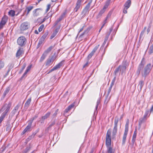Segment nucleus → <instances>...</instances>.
I'll return each mask as SVG.
<instances>
[{
    "mask_svg": "<svg viewBox=\"0 0 153 153\" xmlns=\"http://www.w3.org/2000/svg\"><path fill=\"white\" fill-rule=\"evenodd\" d=\"M145 63V59L143 58L138 67L136 72V74L138 76H139L141 73L142 76L144 77L145 78L149 75L153 66V65H152L151 63H149L144 68Z\"/></svg>",
    "mask_w": 153,
    "mask_h": 153,
    "instance_id": "1",
    "label": "nucleus"
},
{
    "mask_svg": "<svg viewBox=\"0 0 153 153\" xmlns=\"http://www.w3.org/2000/svg\"><path fill=\"white\" fill-rule=\"evenodd\" d=\"M111 129L108 130L106 134V146H111Z\"/></svg>",
    "mask_w": 153,
    "mask_h": 153,
    "instance_id": "2",
    "label": "nucleus"
},
{
    "mask_svg": "<svg viewBox=\"0 0 153 153\" xmlns=\"http://www.w3.org/2000/svg\"><path fill=\"white\" fill-rule=\"evenodd\" d=\"M27 42V40L25 36H21L18 38L17 43L21 47L24 46Z\"/></svg>",
    "mask_w": 153,
    "mask_h": 153,
    "instance_id": "3",
    "label": "nucleus"
},
{
    "mask_svg": "<svg viewBox=\"0 0 153 153\" xmlns=\"http://www.w3.org/2000/svg\"><path fill=\"white\" fill-rule=\"evenodd\" d=\"M119 120L118 117L116 116L114 119V127L112 131V136L113 137L115 136L117 132V127Z\"/></svg>",
    "mask_w": 153,
    "mask_h": 153,
    "instance_id": "4",
    "label": "nucleus"
},
{
    "mask_svg": "<svg viewBox=\"0 0 153 153\" xmlns=\"http://www.w3.org/2000/svg\"><path fill=\"white\" fill-rule=\"evenodd\" d=\"M11 104L10 102H9L8 103H5L0 110V111L2 112L5 110L4 112L5 113H7L10 110Z\"/></svg>",
    "mask_w": 153,
    "mask_h": 153,
    "instance_id": "5",
    "label": "nucleus"
},
{
    "mask_svg": "<svg viewBox=\"0 0 153 153\" xmlns=\"http://www.w3.org/2000/svg\"><path fill=\"white\" fill-rule=\"evenodd\" d=\"M64 60H62L58 64L55 66H54L52 69L50 70L48 73L47 74H49L52 71L56 70L59 68L63 65Z\"/></svg>",
    "mask_w": 153,
    "mask_h": 153,
    "instance_id": "6",
    "label": "nucleus"
},
{
    "mask_svg": "<svg viewBox=\"0 0 153 153\" xmlns=\"http://www.w3.org/2000/svg\"><path fill=\"white\" fill-rule=\"evenodd\" d=\"M29 27V24L27 22L22 23L20 27V29L21 30H25L27 29Z\"/></svg>",
    "mask_w": 153,
    "mask_h": 153,
    "instance_id": "7",
    "label": "nucleus"
},
{
    "mask_svg": "<svg viewBox=\"0 0 153 153\" xmlns=\"http://www.w3.org/2000/svg\"><path fill=\"white\" fill-rule=\"evenodd\" d=\"M90 6V4L89 3L86 5L82 12V14L83 15V16L84 17L88 13L89 9Z\"/></svg>",
    "mask_w": 153,
    "mask_h": 153,
    "instance_id": "8",
    "label": "nucleus"
},
{
    "mask_svg": "<svg viewBox=\"0 0 153 153\" xmlns=\"http://www.w3.org/2000/svg\"><path fill=\"white\" fill-rule=\"evenodd\" d=\"M7 17L6 16H4L0 23V28H2L3 26L7 22Z\"/></svg>",
    "mask_w": 153,
    "mask_h": 153,
    "instance_id": "9",
    "label": "nucleus"
},
{
    "mask_svg": "<svg viewBox=\"0 0 153 153\" xmlns=\"http://www.w3.org/2000/svg\"><path fill=\"white\" fill-rule=\"evenodd\" d=\"M100 45H98L96 46L93 49V50L88 55L87 58L88 59H90L92 56L93 55L94 53L97 50L99 47Z\"/></svg>",
    "mask_w": 153,
    "mask_h": 153,
    "instance_id": "10",
    "label": "nucleus"
},
{
    "mask_svg": "<svg viewBox=\"0 0 153 153\" xmlns=\"http://www.w3.org/2000/svg\"><path fill=\"white\" fill-rule=\"evenodd\" d=\"M123 65H121L120 68V71L121 70V73L122 74L123 73L125 72L126 68L128 66V64L126 63V61L123 62Z\"/></svg>",
    "mask_w": 153,
    "mask_h": 153,
    "instance_id": "11",
    "label": "nucleus"
},
{
    "mask_svg": "<svg viewBox=\"0 0 153 153\" xmlns=\"http://www.w3.org/2000/svg\"><path fill=\"white\" fill-rule=\"evenodd\" d=\"M128 127H126L125 130V132L123 134V144H124L126 142L127 135V134L128 132Z\"/></svg>",
    "mask_w": 153,
    "mask_h": 153,
    "instance_id": "12",
    "label": "nucleus"
},
{
    "mask_svg": "<svg viewBox=\"0 0 153 153\" xmlns=\"http://www.w3.org/2000/svg\"><path fill=\"white\" fill-rule=\"evenodd\" d=\"M20 103H19L17 105H16L14 108L10 113V114L12 116H13L17 112L19 107L20 106Z\"/></svg>",
    "mask_w": 153,
    "mask_h": 153,
    "instance_id": "13",
    "label": "nucleus"
},
{
    "mask_svg": "<svg viewBox=\"0 0 153 153\" xmlns=\"http://www.w3.org/2000/svg\"><path fill=\"white\" fill-rule=\"evenodd\" d=\"M32 125V123H31V122H29V123H28V125L27 126L26 128L22 132V134H23L26 132H27L29 131H30Z\"/></svg>",
    "mask_w": 153,
    "mask_h": 153,
    "instance_id": "14",
    "label": "nucleus"
},
{
    "mask_svg": "<svg viewBox=\"0 0 153 153\" xmlns=\"http://www.w3.org/2000/svg\"><path fill=\"white\" fill-rule=\"evenodd\" d=\"M32 125V123H31V122H29V123H28V125L27 126L26 128L22 132V134H23L26 132H27L29 131H30Z\"/></svg>",
    "mask_w": 153,
    "mask_h": 153,
    "instance_id": "15",
    "label": "nucleus"
},
{
    "mask_svg": "<svg viewBox=\"0 0 153 153\" xmlns=\"http://www.w3.org/2000/svg\"><path fill=\"white\" fill-rule=\"evenodd\" d=\"M32 125V123H31V122H29V123H28V125L27 126L26 128L22 132V134H23L26 132H27L29 131H30Z\"/></svg>",
    "mask_w": 153,
    "mask_h": 153,
    "instance_id": "16",
    "label": "nucleus"
},
{
    "mask_svg": "<svg viewBox=\"0 0 153 153\" xmlns=\"http://www.w3.org/2000/svg\"><path fill=\"white\" fill-rule=\"evenodd\" d=\"M32 125V123H31V122H29V123H28V125L27 126L26 128L22 132V134H23L26 132H27L29 131H30Z\"/></svg>",
    "mask_w": 153,
    "mask_h": 153,
    "instance_id": "17",
    "label": "nucleus"
},
{
    "mask_svg": "<svg viewBox=\"0 0 153 153\" xmlns=\"http://www.w3.org/2000/svg\"><path fill=\"white\" fill-rule=\"evenodd\" d=\"M82 1V0H77L76 4V6L74 9V11L76 12L79 9L81 6Z\"/></svg>",
    "mask_w": 153,
    "mask_h": 153,
    "instance_id": "18",
    "label": "nucleus"
},
{
    "mask_svg": "<svg viewBox=\"0 0 153 153\" xmlns=\"http://www.w3.org/2000/svg\"><path fill=\"white\" fill-rule=\"evenodd\" d=\"M110 32H109V33L108 34V35H107L105 36V39L104 41L102 44V46L101 47L100 49H102L103 48L104 46L105 45L107 41V40L109 36L111 33V32L112 31V29L111 28H110Z\"/></svg>",
    "mask_w": 153,
    "mask_h": 153,
    "instance_id": "19",
    "label": "nucleus"
},
{
    "mask_svg": "<svg viewBox=\"0 0 153 153\" xmlns=\"http://www.w3.org/2000/svg\"><path fill=\"white\" fill-rule=\"evenodd\" d=\"M41 10L40 8H37L34 10L33 12V15L34 16H38L40 13Z\"/></svg>",
    "mask_w": 153,
    "mask_h": 153,
    "instance_id": "20",
    "label": "nucleus"
},
{
    "mask_svg": "<svg viewBox=\"0 0 153 153\" xmlns=\"http://www.w3.org/2000/svg\"><path fill=\"white\" fill-rule=\"evenodd\" d=\"M131 0H128L127 1L125 4H124L123 6L126 9H128L131 6Z\"/></svg>",
    "mask_w": 153,
    "mask_h": 153,
    "instance_id": "21",
    "label": "nucleus"
},
{
    "mask_svg": "<svg viewBox=\"0 0 153 153\" xmlns=\"http://www.w3.org/2000/svg\"><path fill=\"white\" fill-rule=\"evenodd\" d=\"M33 6H28L25 9L24 13H26V16L28 15L29 13V12L33 8Z\"/></svg>",
    "mask_w": 153,
    "mask_h": 153,
    "instance_id": "22",
    "label": "nucleus"
},
{
    "mask_svg": "<svg viewBox=\"0 0 153 153\" xmlns=\"http://www.w3.org/2000/svg\"><path fill=\"white\" fill-rule=\"evenodd\" d=\"M89 30V29L88 28L86 30H85L84 32L80 35L79 37V39H80V40H82V39L83 38L85 35H87V34Z\"/></svg>",
    "mask_w": 153,
    "mask_h": 153,
    "instance_id": "23",
    "label": "nucleus"
},
{
    "mask_svg": "<svg viewBox=\"0 0 153 153\" xmlns=\"http://www.w3.org/2000/svg\"><path fill=\"white\" fill-rule=\"evenodd\" d=\"M6 126H7L6 128V131H10V130L11 128L12 127V126L10 123V120H9L7 121Z\"/></svg>",
    "mask_w": 153,
    "mask_h": 153,
    "instance_id": "24",
    "label": "nucleus"
},
{
    "mask_svg": "<svg viewBox=\"0 0 153 153\" xmlns=\"http://www.w3.org/2000/svg\"><path fill=\"white\" fill-rule=\"evenodd\" d=\"M74 106V104H72L71 105H69L68 108H66L64 111V114H65L67 113L68 111L70 110L72 108H73Z\"/></svg>",
    "mask_w": 153,
    "mask_h": 153,
    "instance_id": "25",
    "label": "nucleus"
},
{
    "mask_svg": "<svg viewBox=\"0 0 153 153\" xmlns=\"http://www.w3.org/2000/svg\"><path fill=\"white\" fill-rule=\"evenodd\" d=\"M23 53V48H20L16 53V57H18L20 56Z\"/></svg>",
    "mask_w": 153,
    "mask_h": 153,
    "instance_id": "26",
    "label": "nucleus"
},
{
    "mask_svg": "<svg viewBox=\"0 0 153 153\" xmlns=\"http://www.w3.org/2000/svg\"><path fill=\"white\" fill-rule=\"evenodd\" d=\"M108 150V153H114V151L113 149L111 147V146H106Z\"/></svg>",
    "mask_w": 153,
    "mask_h": 153,
    "instance_id": "27",
    "label": "nucleus"
},
{
    "mask_svg": "<svg viewBox=\"0 0 153 153\" xmlns=\"http://www.w3.org/2000/svg\"><path fill=\"white\" fill-rule=\"evenodd\" d=\"M31 98H29L27 101L25 103V107H27V108L31 102Z\"/></svg>",
    "mask_w": 153,
    "mask_h": 153,
    "instance_id": "28",
    "label": "nucleus"
},
{
    "mask_svg": "<svg viewBox=\"0 0 153 153\" xmlns=\"http://www.w3.org/2000/svg\"><path fill=\"white\" fill-rule=\"evenodd\" d=\"M55 120H54L52 122H51L49 124V125L48 126V127L47 128V129L48 130H48L50 129L51 128L54 126L55 123Z\"/></svg>",
    "mask_w": 153,
    "mask_h": 153,
    "instance_id": "29",
    "label": "nucleus"
},
{
    "mask_svg": "<svg viewBox=\"0 0 153 153\" xmlns=\"http://www.w3.org/2000/svg\"><path fill=\"white\" fill-rule=\"evenodd\" d=\"M9 69H8L7 72L6 74V75H4V77H6L7 75H8L9 72L10 71L11 69L13 68V65H12V64H10V65H9Z\"/></svg>",
    "mask_w": 153,
    "mask_h": 153,
    "instance_id": "30",
    "label": "nucleus"
},
{
    "mask_svg": "<svg viewBox=\"0 0 153 153\" xmlns=\"http://www.w3.org/2000/svg\"><path fill=\"white\" fill-rule=\"evenodd\" d=\"M144 85V82L142 80H140L139 82L138 86L139 87L140 90L141 91L142 90V88Z\"/></svg>",
    "mask_w": 153,
    "mask_h": 153,
    "instance_id": "31",
    "label": "nucleus"
},
{
    "mask_svg": "<svg viewBox=\"0 0 153 153\" xmlns=\"http://www.w3.org/2000/svg\"><path fill=\"white\" fill-rule=\"evenodd\" d=\"M108 96L109 95H107L105 97V99L104 102V104H105L106 105L108 103L110 99V97H109Z\"/></svg>",
    "mask_w": 153,
    "mask_h": 153,
    "instance_id": "32",
    "label": "nucleus"
},
{
    "mask_svg": "<svg viewBox=\"0 0 153 153\" xmlns=\"http://www.w3.org/2000/svg\"><path fill=\"white\" fill-rule=\"evenodd\" d=\"M146 120V118H144V116L142 118L139 119V125H141L142 123L144 122Z\"/></svg>",
    "mask_w": 153,
    "mask_h": 153,
    "instance_id": "33",
    "label": "nucleus"
},
{
    "mask_svg": "<svg viewBox=\"0 0 153 153\" xmlns=\"http://www.w3.org/2000/svg\"><path fill=\"white\" fill-rule=\"evenodd\" d=\"M111 0H107L106 1L105 4L103 7V8L105 9H106L108 7V6L110 4V3L111 2Z\"/></svg>",
    "mask_w": 153,
    "mask_h": 153,
    "instance_id": "34",
    "label": "nucleus"
},
{
    "mask_svg": "<svg viewBox=\"0 0 153 153\" xmlns=\"http://www.w3.org/2000/svg\"><path fill=\"white\" fill-rule=\"evenodd\" d=\"M63 18V16H61L59 18L57 19V20H56V21L55 22V24H54V26H55L57 24L59 23V22H60L62 19Z\"/></svg>",
    "mask_w": 153,
    "mask_h": 153,
    "instance_id": "35",
    "label": "nucleus"
},
{
    "mask_svg": "<svg viewBox=\"0 0 153 153\" xmlns=\"http://www.w3.org/2000/svg\"><path fill=\"white\" fill-rule=\"evenodd\" d=\"M53 48V47L52 46H50L44 52V53L47 55L48 53L51 51Z\"/></svg>",
    "mask_w": 153,
    "mask_h": 153,
    "instance_id": "36",
    "label": "nucleus"
},
{
    "mask_svg": "<svg viewBox=\"0 0 153 153\" xmlns=\"http://www.w3.org/2000/svg\"><path fill=\"white\" fill-rule=\"evenodd\" d=\"M58 110V109H57L56 110H55L54 113L51 116V118L52 119L56 117Z\"/></svg>",
    "mask_w": 153,
    "mask_h": 153,
    "instance_id": "37",
    "label": "nucleus"
},
{
    "mask_svg": "<svg viewBox=\"0 0 153 153\" xmlns=\"http://www.w3.org/2000/svg\"><path fill=\"white\" fill-rule=\"evenodd\" d=\"M10 90V88L9 87H7L4 91L3 94V97H4L9 92Z\"/></svg>",
    "mask_w": 153,
    "mask_h": 153,
    "instance_id": "38",
    "label": "nucleus"
},
{
    "mask_svg": "<svg viewBox=\"0 0 153 153\" xmlns=\"http://www.w3.org/2000/svg\"><path fill=\"white\" fill-rule=\"evenodd\" d=\"M53 62L52 61L50 60L49 59H48L45 63V65L47 66H49L51 65Z\"/></svg>",
    "mask_w": 153,
    "mask_h": 153,
    "instance_id": "39",
    "label": "nucleus"
},
{
    "mask_svg": "<svg viewBox=\"0 0 153 153\" xmlns=\"http://www.w3.org/2000/svg\"><path fill=\"white\" fill-rule=\"evenodd\" d=\"M150 111H149L148 110H146L144 115V118H146L148 115H149L148 117H149L150 115Z\"/></svg>",
    "mask_w": 153,
    "mask_h": 153,
    "instance_id": "40",
    "label": "nucleus"
},
{
    "mask_svg": "<svg viewBox=\"0 0 153 153\" xmlns=\"http://www.w3.org/2000/svg\"><path fill=\"white\" fill-rule=\"evenodd\" d=\"M47 56V55L44 53L42 54V56L41 57V58L40 59V62H42L45 58L46 56Z\"/></svg>",
    "mask_w": 153,
    "mask_h": 153,
    "instance_id": "41",
    "label": "nucleus"
},
{
    "mask_svg": "<svg viewBox=\"0 0 153 153\" xmlns=\"http://www.w3.org/2000/svg\"><path fill=\"white\" fill-rule=\"evenodd\" d=\"M121 67V65H119L117 68L114 72V73L115 75H116L117 74L119 71H120V68Z\"/></svg>",
    "mask_w": 153,
    "mask_h": 153,
    "instance_id": "42",
    "label": "nucleus"
},
{
    "mask_svg": "<svg viewBox=\"0 0 153 153\" xmlns=\"http://www.w3.org/2000/svg\"><path fill=\"white\" fill-rule=\"evenodd\" d=\"M8 14L12 17H13L15 15V12L13 10H11L9 12Z\"/></svg>",
    "mask_w": 153,
    "mask_h": 153,
    "instance_id": "43",
    "label": "nucleus"
},
{
    "mask_svg": "<svg viewBox=\"0 0 153 153\" xmlns=\"http://www.w3.org/2000/svg\"><path fill=\"white\" fill-rule=\"evenodd\" d=\"M30 148L31 147L30 146H27L26 147L22 153H27V152H28L30 149Z\"/></svg>",
    "mask_w": 153,
    "mask_h": 153,
    "instance_id": "44",
    "label": "nucleus"
},
{
    "mask_svg": "<svg viewBox=\"0 0 153 153\" xmlns=\"http://www.w3.org/2000/svg\"><path fill=\"white\" fill-rule=\"evenodd\" d=\"M46 118L44 116H42V117L39 122L41 123V124H43L44 123V121L46 119Z\"/></svg>",
    "mask_w": 153,
    "mask_h": 153,
    "instance_id": "45",
    "label": "nucleus"
},
{
    "mask_svg": "<svg viewBox=\"0 0 153 153\" xmlns=\"http://www.w3.org/2000/svg\"><path fill=\"white\" fill-rule=\"evenodd\" d=\"M44 41V40L40 39L37 46V48H38L41 46L43 42Z\"/></svg>",
    "mask_w": 153,
    "mask_h": 153,
    "instance_id": "46",
    "label": "nucleus"
},
{
    "mask_svg": "<svg viewBox=\"0 0 153 153\" xmlns=\"http://www.w3.org/2000/svg\"><path fill=\"white\" fill-rule=\"evenodd\" d=\"M38 117V115L37 114H36L32 118V120L29 121L30 122H31L32 123L33 121L36 119Z\"/></svg>",
    "mask_w": 153,
    "mask_h": 153,
    "instance_id": "47",
    "label": "nucleus"
},
{
    "mask_svg": "<svg viewBox=\"0 0 153 153\" xmlns=\"http://www.w3.org/2000/svg\"><path fill=\"white\" fill-rule=\"evenodd\" d=\"M4 62L1 60H0V70L4 67Z\"/></svg>",
    "mask_w": 153,
    "mask_h": 153,
    "instance_id": "48",
    "label": "nucleus"
},
{
    "mask_svg": "<svg viewBox=\"0 0 153 153\" xmlns=\"http://www.w3.org/2000/svg\"><path fill=\"white\" fill-rule=\"evenodd\" d=\"M56 57L55 55H53L52 56L51 58H48L50 60L52 61V62H53L56 59Z\"/></svg>",
    "mask_w": 153,
    "mask_h": 153,
    "instance_id": "49",
    "label": "nucleus"
},
{
    "mask_svg": "<svg viewBox=\"0 0 153 153\" xmlns=\"http://www.w3.org/2000/svg\"><path fill=\"white\" fill-rule=\"evenodd\" d=\"M7 113H5V112H4L3 113L1 116L0 117L1 118H2V119H4L5 117V116L6 115V114Z\"/></svg>",
    "mask_w": 153,
    "mask_h": 153,
    "instance_id": "50",
    "label": "nucleus"
},
{
    "mask_svg": "<svg viewBox=\"0 0 153 153\" xmlns=\"http://www.w3.org/2000/svg\"><path fill=\"white\" fill-rule=\"evenodd\" d=\"M7 113H5V112H4L3 113L1 116L0 117L1 118H2V119H4L5 117V116L6 115V114Z\"/></svg>",
    "mask_w": 153,
    "mask_h": 153,
    "instance_id": "51",
    "label": "nucleus"
},
{
    "mask_svg": "<svg viewBox=\"0 0 153 153\" xmlns=\"http://www.w3.org/2000/svg\"><path fill=\"white\" fill-rule=\"evenodd\" d=\"M100 99H99L97 100V105H96V107L95 108V109L96 110H97V109L98 108V106L99 105V104L100 103Z\"/></svg>",
    "mask_w": 153,
    "mask_h": 153,
    "instance_id": "52",
    "label": "nucleus"
},
{
    "mask_svg": "<svg viewBox=\"0 0 153 153\" xmlns=\"http://www.w3.org/2000/svg\"><path fill=\"white\" fill-rule=\"evenodd\" d=\"M106 9L104 8H103L102 9L100 12H99V13L101 15H102L104 13L105 10Z\"/></svg>",
    "mask_w": 153,
    "mask_h": 153,
    "instance_id": "53",
    "label": "nucleus"
},
{
    "mask_svg": "<svg viewBox=\"0 0 153 153\" xmlns=\"http://www.w3.org/2000/svg\"><path fill=\"white\" fill-rule=\"evenodd\" d=\"M51 114V112H47L44 116L46 118H48L50 116Z\"/></svg>",
    "mask_w": 153,
    "mask_h": 153,
    "instance_id": "54",
    "label": "nucleus"
},
{
    "mask_svg": "<svg viewBox=\"0 0 153 153\" xmlns=\"http://www.w3.org/2000/svg\"><path fill=\"white\" fill-rule=\"evenodd\" d=\"M44 27V25H41L39 28L38 30H39V32H40L42 30Z\"/></svg>",
    "mask_w": 153,
    "mask_h": 153,
    "instance_id": "55",
    "label": "nucleus"
},
{
    "mask_svg": "<svg viewBox=\"0 0 153 153\" xmlns=\"http://www.w3.org/2000/svg\"><path fill=\"white\" fill-rule=\"evenodd\" d=\"M56 35V32H53L50 37V39H52L54 38Z\"/></svg>",
    "mask_w": 153,
    "mask_h": 153,
    "instance_id": "56",
    "label": "nucleus"
},
{
    "mask_svg": "<svg viewBox=\"0 0 153 153\" xmlns=\"http://www.w3.org/2000/svg\"><path fill=\"white\" fill-rule=\"evenodd\" d=\"M26 66V65L25 64H24L23 66L22 67V68L20 71V72H19L20 74H21L23 71V70L25 68Z\"/></svg>",
    "mask_w": 153,
    "mask_h": 153,
    "instance_id": "57",
    "label": "nucleus"
},
{
    "mask_svg": "<svg viewBox=\"0 0 153 153\" xmlns=\"http://www.w3.org/2000/svg\"><path fill=\"white\" fill-rule=\"evenodd\" d=\"M137 136V131L136 130L134 132L132 138H136Z\"/></svg>",
    "mask_w": 153,
    "mask_h": 153,
    "instance_id": "58",
    "label": "nucleus"
},
{
    "mask_svg": "<svg viewBox=\"0 0 153 153\" xmlns=\"http://www.w3.org/2000/svg\"><path fill=\"white\" fill-rule=\"evenodd\" d=\"M51 5L50 4H48L47 6V8L46 10V12H47L50 9L51 7Z\"/></svg>",
    "mask_w": 153,
    "mask_h": 153,
    "instance_id": "59",
    "label": "nucleus"
},
{
    "mask_svg": "<svg viewBox=\"0 0 153 153\" xmlns=\"http://www.w3.org/2000/svg\"><path fill=\"white\" fill-rule=\"evenodd\" d=\"M31 65L28 66L27 68V69L25 71L27 73L30 70V68H31Z\"/></svg>",
    "mask_w": 153,
    "mask_h": 153,
    "instance_id": "60",
    "label": "nucleus"
},
{
    "mask_svg": "<svg viewBox=\"0 0 153 153\" xmlns=\"http://www.w3.org/2000/svg\"><path fill=\"white\" fill-rule=\"evenodd\" d=\"M6 147L4 146L2 147L0 149V151L1 152H3L5 150Z\"/></svg>",
    "mask_w": 153,
    "mask_h": 153,
    "instance_id": "61",
    "label": "nucleus"
},
{
    "mask_svg": "<svg viewBox=\"0 0 153 153\" xmlns=\"http://www.w3.org/2000/svg\"><path fill=\"white\" fill-rule=\"evenodd\" d=\"M129 123V120L128 119H127L126 123V124L125 127H128V125Z\"/></svg>",
    "mask_w": 153,
    "mask_h": 153,
    "instance_id": "62",
    "label": "nucleus"
},
{
    "mask_svg": "<svg viewBox=\"0 0 153 153\" xmlns=\"http://www.w3.org/2000/svg\"><path fill=\"white\" fill-rule=\"evenodd\" d=\"M145 31L142 30L140 35V38L142 37L145 33Z\"/></svg>",
    "mask_w": 153,
    "mask_h": 153,
    "instance_id": "63",
    "label": "nucleus"
},
{
    "mask_svg": "<svg viewBox=\"0 0 153 153\" xmlns=\"http://www.w3.org/2000/svg\"><path fill=\"white\" fill-rule=\"evenodd\" d=\"M127 9H126L124 7L123 10V13L125 14L127 13Z\"/></svg>",
    "mask_w": 153,
    "mask_h": 153,
    "instance_id": "64",
    "label": "nucleus"
}]
</instances>
